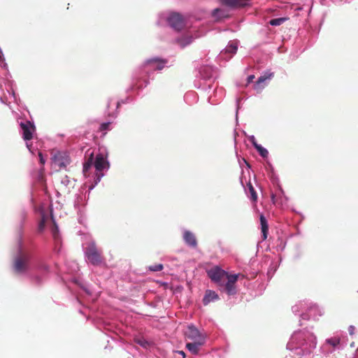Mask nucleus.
Returning <instances> with one entry per match:
<instances>
[{
  "instance_id": "1",
  "label": "nucleus",
  "mask_w": 358,
  "mask_h": 358,
  "mask_svg": "<svg viewBox=\"0 0 358 358\" xmlns=\"http://www.w3.org/2000/svg\"><path fill=\"white\" fill-rule=\"evenodd\" d=\"M169 61L159 57H152L146 59L143 64L136 69L131 75L130 85L126 89L127 96L116 103L115 111L108 113L111 118H116L119 111L117 109L122 104L131 103L135 100L136 96L141 94L143 90L150 84V80L154 79L156 71H161L165 67H169Z\"/></svg>"
},
{
  "instance_id": "31",
  "label": "nucleus",
  "mask_w": 358,
  "mask_h": 358,
  "mask_svg": "<svg viewBox=\"0 0 358 358\" xmlns=\"http://www.w3.org/2000/svg\"><path fill=\"white\" fill-rule=\"evenodd\" d=\"M248 187L249 192H250V199L253 201H256L257 199V194L255 188L253 187L252 185L250 182H249L248 184Z\"/></svg>"
},
{
  "instance_id": "51",
  "label": "nucleus",
  "mask_w": 358,
  "mask_h": 358,
  "mask_svg": "<svg viewBox=\"0 0 358 358\" xmlns=\"http://www.w3.org/2000/svg\"><path fill=\"white\" fill-rule=\"evenodd\" d=\"M357 292H358V290H357Z\"/></svg>"
},
{
  "instance_id": "11",
  "label": "nucleus",
  "mask_w": 358,
  "mask_h": 358,
  "mask_svg": "<svg viewBox=\"0 0 358 358\" xmlns=\"http://www.w3.org/2000/svg\"><path fill=\"white\" fill-rule=\"evenodd\" d=\"M240 275V273H230L228 272V274L225 276L227 280L222 285L224 286L225 292L229 296H234L237 294L236 282L238 281Z\"/></svg>"
},
{
  "instance_id": "19",
  "label": "nucleus",
  "mask_w": 358,
  "mask_h": 358,
  "mask_svg": "<svg viewBox=\"0 0 358 358\" xmlns=\"http://www.w3.org/2000/svg\"><path fill=\"white\" fill-rule=\"evenodd\" d=\"M206 341L188 342L185 345L186 349L192 355H197L199 353L200 348L205 344Z\"/></svg>"
},
{
  "instance_id": "24",
  "label": "nucleus",
  "mask_w": 358,
  "mask_h": 358,
  "mask_svg": "<svg viewBox=\"0 0 358 358\" xmlns=\"http://www.w3.org/2000/svg\"><path fill=\"white\" fill-rule=\"evenodd\" d=\"M268 177L269 178L273 185L275 186L278 189V191H280L284 195V190L280 184V180L277 173L275 172L270 173L268 174Z\"/></svg>"
},
{
  "instance_id": "45",
  "label": "nucleus",
  "mask_w": 358,
  "mask_h": 358,
  "mask_svg": "<svg viewBox=\"0 0 358 358\" xmlns=\"http://www.w3.org/2000/svg\"><path fill=\"white\" fill-rule=\"evenodd\" d=\"M194 92H189L186 93L184 96L185 100L187 101L189 96H194Z\"/></svg>"
},
{
  "instance_id": "7",
  "label": "nucleus",
  "mask_w": 358,
  "mask_h": 358,
  "mask_svg": "<svg viewBox=\"0 0 358 358\" xmlns=\"http://www.w3.org/2000/svg\"><path fill=\"white\" fill-rule=\"evenodd\" d=\"M164 22L177 31H181L185 27V20L183 15L178 12L160 14L157 24L159 26H162Z\"/></svg>"
},
{
  "instance_id": "15",
  "label": "nucleus",
  "mask_w": 358,
  "mask_h": 358,
  "mask_svg": "<svg viewBox=\"0 0 358 358\" xmlns=\"http://www.w3.org/2000/svg\"><path fill=\"white\" fill-rule=\"evenodd\" d=\"M220 3L231 9H240L251 6V0H219Z\"/></svg>"
},
{
  "instance_id": "49",
  "label": "nucleus",
  "mask_w": 358,
  "mask_h": 358,
  "mask_svg": "<svg viewBox=\"0 0 358 358\" xmlns=\"http://www.w3.org/2000/svg\"><path fill=\"white\" fill-rule=\"evenodd\" d=\"M355 358H358V348H357V350L356 351V357Z\"/></svg>"
},
{
  "instance_id": "14",
  "label": "nucleus",
  "mask_w": 358,
  "mask_h": 358,
  "mask_svg": "<svg viewBox=\"0 0 358 358\" xmlns=\"http://www.w3.org/2000/svg\"><path fill=\"white\" fill-rule=\"evenodd\" d=\"M207 274L213 282H216L220 285H222L221 280L227 275V274H228V272L223 270L221 267L216 266L208 270L207 271Z\"/></svg>"
},
{
  "instance_id": "35",
  "label": "nucleus",
  "mask_w": 358,
  "mask_h": 358,
  "mask_svg": "<svg viewBox=\"0 0 358 358\" xmlns=\"http://www.w3.org/2000/svg\"><path fill=\"white\" fill-rule=\"evenodd\" d=\"M73 281L75 284L79 285L85 292V293L91 294L90 289L86 286L81 285L78 279L73 278Z\"/></svg>"
},
{
  "instance_id": "28",
  "label": "nucleus",
  "mask_w": 358,
  "mask_h": 358,
  "mask_svg": "<svg viewBox=\"0 0 358 358\" xmlns=\"http://www.w3.org/2000/svg\"><path fill=\"white\" fill-rule=\"evenodd\" d=\"M84 197L82 195L76 194L74 200V208L78 210V213L81 211V207Z\"/></svg>"
},
{
  "instance_id": "42",
  "label": "nucleus",
  "mask_w": 358,
  "mask_h": 358,
  "mask_svg": "<svg viewBox=\"0 0 358 358\" xmlns=\"http://www.w3.org/2000/svg\"><path fill=\"white\" fill-rule=\"evenodd\" d=\"M255 76L253 74L248 76L247 78L246 85H248L250 83H251L253 81V80L255 79Z\"/></svg>"
},
{
  "instance_id": "4",
  "label": "nucleus",
  "mask_w": 358,
  "mask_h": 358,
  "mask_svg": "<svg viewBox=\"0 0 358 358\" xmlns=\"http://www.w3.org/2000/svg\"><path fill=\"white\" fill-rule=\"evenodd\" d=\"M34 268L32 262V255L30 252L23 250L21 241L19 242L17 252L14 258L13 270L16 275L29 276L33 282L39 285L43 282V273L48 271V266L44 264H39L37 269L40 274H31Z\"/></svg>"
},
{
  "instance_id": "26",
  "label": "nucleus",
  "mask_w": 358,
  "mask_h": 358,
  "mask_svg": "<svg viewBox=\"0 0 358 358\" xmlns=\"http://www.w3.org/2000/svg\"><path fill=\"white\" fill-rule=\"evenodd\" d=\"M76 180H71L68 176H64L61 180V183L64 187L68 188V192H70L71 188H73L75 186Z\"/></svg>"
},
{
  "instance_id": "50",
  "label": "nucleus",
  "mask_w": 358,
  "mask_h": 358,
  "mask_svg": "<svg viewBox=\"0 0 358 358\" xmlns=\"http://www.w3.org/2000/svg\"><path fill=\"white\" fill-rule=\"evenodd\" d=\"M110 103H111V100H109L108 102V107H109Z\"/></svg>"
},
{
  "instance_id": "30",
  "label": "nucleus",
  "mask_w": 358,
  "mask_h": 358,
  "mask_svg": "<svg viewBox=\"0 0 358 358\" xmlns=\"http://www.w3.org/2000/svg\"><path fill=\"white\" fill-rule=\"evenodd\" d=\"M255 149L258 152L259 155L262 158H267L268 156V150L263 147L262 145H258L257 147L255 148Z\"/></svg>"
},
{
  "instance_id": "23",
  "label": "nucleus",
  "mask_w": 358,
  "mask_h": 358,
  "mask_svg": "<svg viewBox=\"0 0 358 358\" xmlns=\"http://www.w3.org/2000/svg\"><path fill=\"white\" fill-rule=\"evenodd\" d=\"M259 221H260L261 230H262V240L264 241L267 238L268 234V221H267L266 217L263 214L260 215Z\"/></svg>"
},
{
  "instance_id": "40",
  "label": "nucleus",
  "mask_w": 358,
  "mask_h": 358,
  "mask_svg": "<svg viewBox=\"0 0 358 358\" xmlns=\"http://www.w3.org/2000/svg\"><path fill=\"white\" fill-rule=\"evenodd\" d=\"M241 101V98H238L236 99V119L238 120V112L240 108V101Z\"/></svg>"
},
{
  "instance_id": "6",
  "label": "nucleus",
  "mask_w": 358,
  "mask_h": 358,
  "mask_svg": "<svg viewBox=\"0 0 358 358\" xmlns=\"http://www.w3.org/2000/svg\"><path fill=\"white\" fill-rule=\"evenodd\" d=\"M292 313L300 316L299 325L302 326L301 320H317L322 315V312L317 305L309 301H300L292 307Z\"/></svg>"
},
{
  "instance_id": "18",
  "label": "nucleus",
  "mask_w": 358,
  "mask_h": 358,
  "mask_svg": "<svg viewBox=\"0 0 358 358\" xmlns=\"http://www.w3.org/2000/svg\"><path fill=\"white\" fill-rule=\"evenodd\" d=\"M211 15L214 19V21L216 22L224 21L230 17L229 11L221 8H216L213 9L211 12Z\"/></svg>"
},
{
  "instance_id": "12",
  "label": "nucleus",
  "mask_w": 358,
  "mask_h": 358,
  "mask_svg": "<svg viewBox=\"0 0 358 358\" xmlns=\"http://www.w3.org/2000/svg\"><path fill=\"white\" fill-rule=\"evenodd\" d=\"M274 76V73L270 70H266L263 72L257 81L254 83L253 88L257 92H261L268 85V81L271 80Z\"/></svg>"
},
{
  "instance_id": "44",
  "label": "nucleus",
  "mask_w": 358,
  "mask_h": 358,
  "mask_svg": "<svg viewBox=\"0 0 358 358\" xmlns=\"http://www.w3.org/2000/svg\"><path fill=\"white\" fill-rule=\"evenodd\" d=\"M285 244H286L285 243L281 242L280 244L277 246V250H283L285 247Z\"/></svg>"
},
{
  "instance_id": "17",
  "label": "nucleus",
  "mask_w": 358,
  "mask_h": 358,
  "mask_svg": "<svg viewBox=\"0 0 358 358\" xmlns=\"http://www.w3.org/2000/svg\"><path fill=\"white\" fill-rule=\"evenodd\" d=\"M182 239L185 243L192 248L197 247L196 238L193 232L187 229H182Z\"/></svg>"
},
{
  "instance_id": "32",
  "label": "nucleus",
  "mask_w": 358,
  "mask_h": 358,
  "mask_svg": "<svg viewBox=\"0 0 358 358\" xmlns=\"http://www.w3.org/2000/svg\"><path fill=\"white\" fill-rule=\"evenodd\" d=\"M164 268V265L162 264H157L149 266L148 270L150 271L156 272V271H160Z\"/></svg>"
},
{
  "instance_id": "37",
  "label": "nucleus",
  "mask_w": 358,
  "mask_h": 358,
  "mask_svg": "<svg viewBox=\"0 0 358 358\" xmlns=\"http://www.w3.org/2000/svg\"><path fill=\"white\" fill-rule=\"evenodd\" d=\"M45 228V217H43L42 220H41V222L38 224V231L40 233H41L44 231Z\"/></svg>"
},
{
  "instance_id": "16",
  "label": "nucleus",
  "mask_w": 358,
  "mask_h": 358,
  "mask_svg": "<svg viewBox=\"0 0 358 358\" xmlns=\"http://www.w3.org/2000/svg\"><path fill=\"white\" fill-rule=\"evenodd\" d=\"M51 233L55 243V250L57 252H59L61 250L62 239L59 233V227L54 218H52V227L51 228Z\"/></svg>"
},
{
  "instance_id": "39",
  "label": "nucleus",
  "mask_w": 358,
  "mask_h": 358,
  "mask_svg": "<svg viewBox=\"0 0 358 358\" xmlns=\"http://www.w3.org/2000/svg\"><path fill=\"white\" fill-rule=\"evenodd\" d=\"M248 140L250 142V143L252 144V145L255 148L257 147L258 145H259L257 142V140L255 137L254 135H251L248 137Z\"/></svg>"
},
{
  "instance_id": "2",
  "label": "nucleus",
  "mask_w": 358,
  "mask_h": 358,
  "mask_svg": "<svg viewBox=\"0 0 358 358\" xmlns=\"http://www.w3.org/2000/svg\"><path fill=\"white\" fill-rule=\"evenodd\" d=\"M108 152L105 146H101L95 150H87L85 152V159L83 162V173L87 177L89 171L92 166L95 169L94 182L89 186V192L92 191L105 176L103 171L110 169V162L108 159Z\"/></svg>"
},
{
  "instance_id": "33",
  "label": "nucleus",
  "mask_w": 358,
  "mask_h": 358,
  "mask_svg": "<svg viewBox=\"0 0 358 358\" xmlns=\"http://www.w3.org/2000/svg\"><path fill=\"white\" fill-rule=\"evenodd\" d=\"M280 195H279V203L280 206L282 207L283 206L286 205L288 201V197L285 195L284 193V195L279 191Z\"/></svg>"
},
{
  "instance_id": "22",
  "label": "nucleus",
  "mask_w": 358,
  "mask_h": 358,
  "mask_svg": "<svg viewBox=\"0 0 358 358\" xmlns=\"http://www.w3.org/2000/svg\"><path fill=\"white\" fill-rule=\"evenodd\" d=\"M238 42L230 41L227 47L221 52L222 55L229 54L228 57L231 58L237 52Z\"/></svg>"
},
{
  "instance_id": "27",
  "label": "nucleus",
  "mask_w": 358,
  "mask_h": 358,
  "mask_svg": "<svg viewBox=\"0 0 358 358\" xmlns=\"http://www.w3.org/2000/svg\"><path fill=\"white\" fill-rule=\"evenodd\" d=\"M325 343L332 346L334 349H340L341 339L340 338L336 336L331 337L326 339Z\"/></svg>"
},
{
  "instance_id": "36",
  "label": "nucleus",
  "mask_w": 358,
  "mask_h": 358,
  "mask_svg": "<svg viewBox=\"0 0 358 358\" xmlns=\"http://www.w3.org/2000/svg\"><path fill=\"white\" fill-rule=\"evenodd\" d=\"M111 122L110 121L102 122L100 124V130L101 131H107L110 129Z\"/></svg>"
},
{
  "instance_id": "34",
  "label": "nucleus",
  "mask_w": 358,
  "mask_h": 358,
  "mask_svg": "<svg viewBox=\"0 0 358 358\" xmlns=\"http://www.w3.org/2000/svg\"><path fill=\"white\" fill-rule=\"evenodd\" d=\"M265 169L267 173V175L269 174L270 173L275 172L273 166L269 161L266 162Z\"/></svg>"
},
{
  "instance_id": "13",
  "label": "nucleus",
  "mask_w": 358,
  "mask_h": 358,
  "mask_svg": "<svg viewBox=\"0 0 358 358\" xmlns=\"http://www.w3.org/2000/svg\"><path fill=\"white\" fill-rule=\"evenodd\" d=\"M185 335L187 338L192 341H206V336L201 334L193 324L187 326Z\"/></svg>"
},
{
  "instance_id": "3",
  "label": "nucleus",
  "mask_w": 358,
  "mask_h": 358,
  "mask_svg": "<svg viewBox=\"0 0 358 358\" xmlns=\"http://www.w3.org/2000/svg\"><path fill=\"white\" fill-rule=\"evenodd\" d=\"M217 78V69L209 65L201 66L199 69L198 75L194 81V85L196 88L203 92H208V94L213 90V94L208 96V102L211 105H217L219 100L224 96V90L223 88H218L217 85L215 83Z\"/></svg>"
},
{
  "instance_id": "46",
  "label": "nucleus",
  "mask_w": 358,
  "mask_h": 358,
  "mask_svg": "<svg viewBox=\"0 0 358 358\" xmlns=\"http://www.w3.org/2000/svg\"><path fill=\"white\" fill-rule=\"evenodd\" d=\"M176 353L179 354L180 355H181L182 357V358H185L186 357V354L184 351L182 350H177L176 351Z\"/></svg>"
},
{
  "instance_id": "20",
  "label": "nucleus",
  "mask_w": 358,
  "mask_h": 358,
  "mask_svg": "<svg viewBox=\"0 0 358 358\" xmlns=\"http://www.w3.org/2000/svg\"><path fill=\"white\" fill-rule=\"evenodd\" d=\"M220 299L219 295L213 290L207 289L202 299L203 304L207 306L211 302H215Z\"/></svg>"
},
{
  "instance_id": "38",
  "label": "nucleus",
  "mask_w": 358,
  "mask_h": 358,
  "mask_svg": "<svg viewBox=\"0 0 358 358\" xmlns=\"http://www.w3.org/2000/svg\"><path fill=\"white\" fill-rule=\"evenodd\" d=\"M0 62H3V65L1 66L2 68H3V69L8 68L7 63L5 61L4 55H3V51L1 48H0Z\"/></svg>"
},
{
  "instance_id": "48",
  "label": "nucleus",
  "mask_w": 358,
  "mask_h": 358,
  "mask_svg": "<svg viewBox=\"0 0 358 358\" xmlns=\"http://www.w3.org/2000/svg\"><path fill=\"white\" fill-rule=\"evenodd\" d=\"M245 165L247 166L248 168L250 169L251 168V166L250 164L245 159H243Z\"/></svg>"
},
{
  "instance_id": "9",
  "label": "nucleus",
  "mask_w": 358,
  "mask_h": 358,
  "mask_svg": "<svg viewBox=\"0 0 358 358\" xmlns=\"http://www.w3.org/2000/svg\"><path fill=\"white\" fill-rule=\"evenodd\" d=\"M17 122L20 127L22 138L26 141L27 148L31 152H32V145L29 144L28 141L32 139L34 134L36 132V127L34 122V121L29 120L22 121L17 120Z\"/></svg>"
},
{
  "instance_id": "21",
  "label": "nucleus",
  "mask_w": 358,
  "mask_h": 358,
  "mask_svg": "<svg viewBox=\"0 0 358 358\" xmlns=\"http://www.w3.org/2000/svg\"><path fill=\"white\" fill-rule=\"evenodd\" d=\"M194 38L191 35H182L175 39L176 43L181 48H185L193 42Z\"/></svg>"
},
{
  "instance_id": "10",
  "label": "nucleus",
  "mask_w": 358,
  "mask_h": 358,
  "mask_svg": "<svg viewBox=\"0 0 358 358\" xmlns=\"http://www.w3.org/2000/svg\"><path fill=\"white\" fill-rule=\"evenodd\" d=\"M51 162L52 166L62 169L71 164V159L66 151L55 150L51 153Z\"/></svg>"
},
{
  "instance_id": "43",
  "label": "nucleus",
  "mask_w": 358,
  "mask_h": 358,
  "mask_svg": "<svg viewBox=\"0 0 358 358\" xmlns=\"http://www.w3.org/2000/svg\"><path fill=\"white\" fill-rule=\"evenodd\" d=\"M355 327L353 325H350L348 327V332L350 336L354 335Z\"/></svg>"
},
{
  "instance_id": "41",
  "label": "nucleus",
  "mask_w": 358,
  "mask_h": 358,
  "mask_svg": "<svg viewBox=\"0 0 358 358\" xmlns=\"http://www.w3.org/2000/svg\"><path fill=\"white\" fill-rule=\"evenodd\" d=\"M38 157H39V162L41 165H44L45 163V159L42 154L41 152H38Z\"/></svg>"
},
{
  "instance_id": "8",
  "label": "nucleus",
  "mask_w": 358,
  "mask_h": 358,
  "mask_svg": "<svg viewBox=\"0 0 358 358\" xmlns=\"http://www.w3.org/2000/svg\"><path fill=\"white\" fill-rule=\"evenodd\" d=\"M84 255L87 261L93 266H99L103 262L101 254L93 241L88 243L84 250Z\"/></svg>"
},
{
  "instance_id": "29",
  "label": "nucleus",
  "mask_w": 358,
  "mask_h": 358,
  "mask_svg": "<svg viewBox=\"0 0 358 358\" xmlns=\"http://www.w3.org/2000/svg\"><path fill=\"white\" fill-rule=\"evenodd\" d=\"M288 20H289V18L286 17L273 18V19L270 20L269 24H270V25H271L273 27H277V26H280V24H282V23H284L285 22H286Z\"/></svg>"
},
{
  "instance_id": "47",
  "label": "nucleus",
  "mask_w": 358,
  "mask_h": 358,
  "mask_svg": "<svg viewBox=\"0 0 358 358\" xmlns=\"http://www.w3.org/2000/svg\"><path fill=\"white\" fill-rule=\"evenodd\" d=\"M271 200L273 203H275L276 202L275 195L274 194H271Z\"/></svg>"
},
{
  "instance_id": "5",
  "label": "nucleus",
  "mask_w": 358,
  "mask_h": 358,
  "mask_svg": "<svg viewBox=\"0 0 358 358\" xmlns=\"http://www.w3.org/2000/svg\"><path fill=\"white\" fill-rule=\"evenodd\" d=\"M315 334L307 329L295 331L287 344L292 358H308L316 348Z\"/></svg>"
},
{
  "instance_id": "25",
  "label": "nucleus",
  "mask_w": 358,
  "mask_h": 358,
  "mask_svg": "<svg viewBox=\"0 0 358 358\" xmlns=\"http://www.w3.org/2000/svg\"><path fill=\"white\" fill-rule=\"evenodd\" d=\"M134 341L143 348L148 350L153 345V343L145 339L144 337H136Z\"/></svg>"
}]
</instances>
